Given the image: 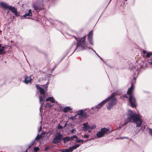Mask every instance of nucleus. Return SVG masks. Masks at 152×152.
Masks as SVG:
<instances>
[{"instance_id":"obj_1","label":"nucleus","mask_w":152,"mask_h":152,"mask_svg":"<svg viewBox=\"0 0 152 152\" xmlns=\"http://www.w3.org/2000/svg\"><path fill=\"white\" fill-rule=\"evenodd\" d=\"M127 118L125 120L124 122L121 126L126 125L129 122H134L136 124V126L140 127L142 124V121L140 115L134 112V111L131 110H128L127 114Z\"/></svg>"},{"instance_id":"obj_2","label":"nucleus","mask_w":152,"mask_h":152,"mask_svg":"<svg viewBox=\"0 0 152 152\" xmlns=\"http://www.w3.org/2000/svg\"><path fill=\"white\" fill-rule=\"evenodd\" d=\"M115 93H113L108 98L106 99H107L106 103L107 102H108L107 108L109 110L111 109L115 104L116 99L115 97Z\"/></svg>"},{"instance_id":"obj_3","label":"nucleus","mask_w":152,"mask_h":152,"mask_svg":"<svg viewBox=\"0 0 152 152\" xmlns=\"http://www.w3.org/2000/svg\"><path fill=\"white\" fill-rule=\"evenodd\" d=\"M134 87V86L132 84L131 86L129 88L127 92L128 94L130 96H129V101L131 104V106L132 107H135L136 105L135 99L132 95Z\"/></svg>"},{"instance_id":"obj_4","label":"nucleus","mask_w":152,"mask_h":152,"mask_svg":"<svg viewBox=\"0 0 152 152\" xmlns=\"http://www.w3.org/2000/svg\"><path fill=\"white\" fill-rule=\"evenodd\" d=\"M36 87L37 89H39L40 93L41 94V96H39V102L41 104V107L40 108V110H41V109L42 107V106L43 104L45 102V90L41 87L39 86L38 85H37Z\"/></svg>"},{"instance_id":"obj_5","label":"nucleus","mask_w":152,"mask_h":152,"mask_svg":"<svg viewBox=\"0 0 152 152\" xmlns=\"http://www.w3.org/2000/svg\"><path fill=\"white\" fill-rule=\"evenodd\" d=\"M74 37L77 42V48L80 47V48L82 49H86V41L85 40L86 38V36H85L81 38H77L75 36H74Z\"/></svg>"},{"instance_id":"obj_6","label":"nucleus","mask_w":152,"mask_h":152,"mask_svg":"<svg viewBox=\"0 0 152 152\" xmlns=\"http://www.w3.org/2000/svg\"><path fill=\"white\" fill-rule=\"evenodd\" d=\"M63 135L60 132H57L54 135V137L52 140L53 143L56 144L60 142L63 138Z\"/></svg>"},{"instance_id":"obj_7","label":"nucleus","mask_w":152,"mask_h":152,"mask_svg":"<svg viewBox=\"0 0 152 152\" xmlns=\"http://www.w3.org/2000/svg\"><path fill=\"white\" fill-rule=\"evenodd\" d=\"M33 7L36 10H41L43 8V3L42 1H38L33 4Z\"/></svg>"},{"instance_id":"obj_8","label":"nucleus","mask_w":152,"mask_h":152,"mask_svg":"<svg viewBox=\"0 0 152 152\" xmlns=\"http://www.w3.org/2000/svg\"><path fill=\"white\" fill-rule=\"evenodd\" d=\"M80 145V144H79L75 143L73 146L70 147L69 148L66 149H64V150L65 152H71L73 150L79 147Z\"/></svg>"},{"instance_id":"obj_9","label":"nucleus","mask_w":152,"mask_h":152,"mask_svg":"<svg viewBox=\"0 0 152 152\" xmlns=\"http://www.w3.org/2000/svg\"><path fill=\"white\" fill-rule=\"evenodd\" d=\"M78 115V117L85 118L87 117V115L86 113L83 110H80L77 112Z\"/></svg>"},{"instance_id":"obj_10","label":"nucleus","mask_w":152,"mask_h":152,"mask_svg":"<svg viewBox=\"0 0 152 152\" xmlns=\"http://www.w3.org/2000/svg\"><path fill=\"white\" fill-rule=\"evenodd\" d=\"M93 36V31L91 30L89 33L88 35V39L89 43L91 45H93V42L92 40Z\"/></svg>"},{"instance_id":"obj_11","label":"nucleus","mask_w":152,"mask_h":152,"mask_svg":"<svg viewBox=\"0 0 152 152\" xmlns=\"http://www.w3.org/2000/svg\"><path fill=\"white\" fill-rule=\"evenodd\" d=\"M107 100V99H105L102 102H101L99 104L97 105H96L95 106V107L92 108L91 109L93 110L94 109H96L97 110L100 108L103 105V104L105 103H106V102Z\"/></svg>"},{"instance_id":"obj_12","label":"nucleus","mask_w":152,"mask_h":152,"mask_svg":"<svg viewBox=\"0 0 152 152\" xmlns=\"http://www.w3.org/2000/svg\"><path fill=\"white\" fill-rule=\"evenodd\" d=\"M0 5L5 10H8L10 7L7 3L3 2H1Z\"/></svg>"},{"instance_id":"obj_13","label":"nucleus","mask_w":152,"mask_h":152,"mask_svg":"<svg viewBox=\"0 0 152 152\" xmlns=\"http://www.w3.org/2000/svg\"><path fill=\"white\" fill-rule=\"evenodd\" d=\"M8 10H11L15 15H18L17 9L15 7L10 6Z\"/></svg>"},{"instance_id":"obj_14","label":"nucleus","mask_w":152,"mask_h":152,"mask_svg":"<svg viewBox=\"0 0 152 152\" xmlns=\"http://www.w3.org/2000/svg\"><path fill=\"white\" fill-rule=\"evenodd\" d=\"M32 80V79L31 78L30 76L26 77L25 78L24 82L26 84L28 83H31Z\"/></svg>"},{"instance_id":"obj_15","label":"nucleus","mask_w":152,"mask_h":152,"mask_svg":"<svg viewBox=\"0 0 152 152\" xmlns=\"http://www.w3.org/2000/svg\"><path fill=\"white\" fill-rule=\"evenodd\" d=\"M83 129L84 131L88 130L89 129L90 126L88 125V122H86L85 123H84L83 124Z\"/></svg>"},{"instance_id":"obj_16","label":"nucleus","mask_w":152,"mask_h":152,"mask_svg":"<svg viewBox=\"0 0 152 152\" xmlns=\"http://www.w3.org/2000/svg\"><path fill=\"white\" fill-rule=\"evenodd\" d=\"M31 12V9L29 10L28 13H26L23 15V17L26 18H28V17H27L31 16L32 14Z\"/></svg>"},{"instance_id":"obj_17","label":"nucleus","mask_w":152,"mask_h":152,"mask_svg":"<svg viewBox=\"0 0 152 152\" xmlns=\"http://www.w3.org/2000/svg\"><path fill=\"white\" fill-rule=\"evenodd\" d=\"M46 102H48V101H50L51 102L54 103H55L57 104V101L55 102V100L53 97H50L48 98V99H47L46 100Z\"/></svg>"},{"instance_id":"obj_18","label":"nucleus","mask_w":152,"mask_h":152,"mask_svg":"<svg viewBox=\"0 0 152 152\" xmlns=\"http://www.w3.org/2000/svg\"><path fill=\"white\" fill-rule=\"evenodd\" d=\"M41 137L40 136H39V134H38L36 137L35 138V140L32 141L30 143V144L31 145H33L34 144V143L35 140H38L40 139V138Z\"/></svg>"},{"instance_id":"obj_19","label":"nucleus","mask_w":152,"mask_h":152,"mask_svg":"<svg viewBox=\"0 0 152 152\" xmlns=\"http://www.w3.org/2000/svg\"><path fill=\"white\" fill-rule=\"evenodd\" d=\"M72 109L71 108L69 107H67L64 108L63 109V111L65 112L66 113L68 112L69 111L71 110Z\"/></svg>"},{"instance_id":"obj_20","label":"nucleus","mask_w":152,"mask_h":152,"mask_svg":"<svg viewBox=\"0 0 152 152\" xmlns=\"http://www.w3.org/2000/svg\"><path fill=\"white\" fill-rule=\"evenodd\" d=\"M104 135V134L101 131L98 132L96 134V136L98 138L102 137Z\"/></svg>"},{"instance_id":"obj_21","label":"nucleus","mask_w":152,"mask_h":152,"mask_svg":"<svg viewBox=\"0 0 152 152\" xmlns=\"http://www.w3.org/2000/svg\"><path fill=\"white\" fill-rule=\"evenodd\" d=\"M62 139L64 141V143H66L70 140L69 137H66L62 138Z\"/></svg>"},{"instance_id":"obj_22","label":"nucleus","mask_w":152,"mask_h":152,"mask_svg":"<svg viewBox=\"0 0 152 152\" xmlns=\"http://www.w3.org/2000/svg\"><path fill=\"white\" fill-rule=\"evenodd\" d=\"M109 130V129H107L105 128H102L101 131L104 134V135L107 132H108Z\"/></svg>"},{"instance_id":"obj_23","label":"nucleus","mask_w":152,"mask_h":152,"mask_svg":"<svg viewBox=\"0 0 152 152\" xmlns=\"http://www.w3.org/2000/svg\"><path fill=\"white\" fill-rule=\"evenodd\" d=\"M78 115L77 114V115H75V116H73L69 117V119H70L72 121H74L76 122V121H75V119H76L78 118H79L78 117Z\"/></svg>"},{"instance_id":"obj_24","label":"nucleus","mask_w":152,"mask_h":152,"mask_svg":"<svg viewBox=\"0 0 152 152\" xmlns=\"http://www.w3.org/2000/svg\"><path fill=\"white\" fill-rule=\"evenodd\" d=\"M88 140H86L85 141H83V140L82 139H76L75 140V141L77 143H79L80 142H81L82 143H83L84 142H85L86 141H88Z\"/></svg>"},{"instance_id":"obj_25","label":"nucleus","mask_w":152,"mask_h":152,"mask_svg":"<svg viewBox=\"0 0 152 152\" xmlns=\"http://www.w3.org/2000/svg\"><path fill=\"white\" fill-rule=\"evenodd\" d=\"M5 47L4 46L1 47V48H0V55L3 54L5 53L4 51Z\"/></svg>"},{"instance_id":"obj_26","label":"nucleus","mask_w":152,"mask_h":152,"mask_svg":"<svg viewBox=\"0 0 152 152\" xmlns=\"http://www.w3.org/2000/svg\"><path fill=\"white\" fill-rule=\"evenodd\" d=\"M70 140H73L74 138L78 139L77 136L76 135H74L73 136L69 137Z\"/></svg>"},{"instance_id":"obj_27","label":"nucleus","mask_w":152,"mask_h":152,"mask_svg":"<svg viewBox=\"0 0 152 152\" xmlns=\"http://www.w3.org/2000/svg\"><path fill=\"white\" fill-rule=\"evenodd\" d=\"M96 128V126L95 125L90 126L89 129H93Z\"/></svg>"},{"instance_id":"obj_28","label":"nucleus","mask_w":152,"mask_h":152,"mask_svg":"<svg viewBox=\"0 0 152 152\" xmlns=\"http://www.w3.org/2000/svg\"><path fill=\"white\" fill-rule=\"evenodd\" d=\"M152 55V52L148 53H147L146 56L147 57H149Z\"/></svg>"},{"instance_id":"obj_29","label":"nucleus","mask_w":152,"mask_h":152,"mask_svg":"<svg viewBox=\"0 0 152 152\" xmlns=\"http://www.w3.org/2000/svg\"><path fill=\"white\" fill-rule=\"evenodd\" d=\"M39 150V148L38 147H35L34 149V151L35 152H37Z\"/></svg>"},{"instance_id":"obj_30","label":"nucleus","mask_w":152,"mask_h":152,"mask_svg":"<svg viewBox=\"0 0 152 152\" xmlns=\"http://www.w3.org/2000/svg\"><path fill=\"white\" fill-rule=\"evenodd\" d=\"M41 123H42V122L41 121ZM42 124H41V125L40 126V128L38 129V131H39V132L41 131V130H42Z\"/></svg>"},{"instance_id":"obj_31","label":"nucleus","mask_w":152,"mask_h":152,"mask_svg":"<svg viewBox=\"0 0 152 152\" xmlns=\"http://www.w3.org/2000/svg\"><path fill=\"white\" fill-rule=\"evenodd\" d=\"M91 49L94 52H95V53H96L97 55L98 56V57H99L100 58V59L101 60H102L103 61H103V59H102V58H101V57L99 56V55H98L97 54V53H96V51H95L94 50H93V49L92 48H91Z\"/></svg>"},{"instance_id":"obj_32","label":"nucleus","mask_w":152,"mask_h":152,"mask_svg":"<svg viewBox=\"0 0 152 152\" xmlns=\"http://www.w3.org/2000/svg\"><path fill=\"white\" fill-rule=\"evenodd\" d=\"M63 127L62 126L60 125H58V128L59 129H62Z\"/></svg>"},{"instance_id":"obj_33","label":"nucleus","mask_w":152,"mask_h":152,"mask_svg":"<svg viewBox=\"0 0 152 152\" xmlns=\"http://www.w3.org/2000/svg\"><path fill=\"white\" fill-rule=\"evenodd\" d=\"M88 137H89V136L88 135H87V134H85L84 135V137L85 138H88Z\"/></svg>"},{"instance_id":"obj_34","label":"nucleus","mask_w":152,"mask_h":152,"mask_svg":"<svg viewBox=\"0 0 152 152\" xmlns=\"http://www.w3.org/2000/svg\"><path fill=\"white\" fill-rule=\"evenodd\" d=\"M128 139V138L127 137H121L119 138H118V139Z\"/></svg>"},{"instance_id":"obj_35","label":"nucleus","mask_w":152,"mask_h":152,"mask_svg":"<svg viewBox=\"0 0 152 152\" xmlns=\"http://www.w3.org/2000/svg\"><path fill=\"white\" fill-rule=\"evenodd\" d=\"M141 128L142 130V131H143L145 128V127L144 126H143L142 125L141 126Z\"/></svg>"},{"instance_id":"obj_36","label":"nucleus","mask_w":152,"mask_h":152,"mask_svg":"<svg viewBox=\"0 0 152 152\" xmlns=\"http://www.w3.org/2000/svg\"><path fill=\"white\" fill-rule=\"evenodd\" d=\"M143 53L144 54H145L146 53V51L145 50H144L143 51Z\"/></svg>"},{"instance_id":"obj_37","label":"nucleus","mask_w":152,"mask_h":152,"mask_svg":"<svg viewBox=\"0 0 152 152\" xmlns=\"http://www.w3.org/2000/svg\"><path fill=\"white\" fill-rule=\"evenodd\" d=\"M150 133L152 135V129L150 131Z\"/></svg>"},{"instance_id":"obj_38","label":"nucleus","mask_w":152,"mask_h":152,"mask_svg":"<svg viewBox=\"0 0 152 152\" xmlns=\"http://www.w3.org/2000/svg\"><path fill=\"white\" fill-rule=\"evenodd\" d=\"M124 97H125V98L127 97V95H126V94L124 95Z\"/></svg>"},{"instance_id":"obj_39","label":"nucleus","mask_w":152,"mask_h":152,"mask_svg":"<svg viewBox=\"0 0 152 152\" xmlns=\"http://www.w3.org/2000/svg\"><path fill=\"white\" fill-rule=\"evenodd\" d=\"M32 145H31L30 144H29V145H28V148H30Z\"/></svg>"},{"instance_id":"obj_40","label":"nucleus","mask_w":152,"mask_h":152,"mask_svg":"<svg viewBox=\"0 0 152 152\" xmlns=\"http://www.w3.org/2000/svg\"><path fill=\"white\" fill-rule=\"evenodd\" d=\"M149 63L150 65H152V61H151L150 62H149Z\"/></svg>"},{"instance_id":"obj_41","label":"nucleus","mask_w":152,"mask_h":152,"mask_svg":"<svg viewBox=\"0 0 152 152\" xmlns=\"http://www.w3.org/2000/svg\"><path fill=\"white\" fill-rule=\"evenodd\" d=\"M48 147H46L45 148V150H47V149H48Z\"/></svg>"},{"instance_id":"obj_42","label":"nucleus","mask_w":152,"mask_h":152,"mask_svg":"<svg viewBox=\"0 0 152 152\" xmlns=\"http://www.w3.org/2000/svg\"><path fill=\"white\" fill-rule=\"evenodd\" d=\"M75 130V129H72V132H74V130Z\"/></svg>"},{"instance_id":"obj_43","label":"nucleus","mask_w":152,"mask_h":152,"mask_svg":"<svg viewBox=\"0 0 152 152\" xmlns=\"http://www.w3.org/2000/svg\"><path fill=\"white\" fill-rule=\"evenodd\" d=\"M62 152H65L63 149V150H62Z\"/></svg>"},{"instance_id":"obj_44","label":"nucleus","mask_w":152,"mask_h":152,"mask_svg":"<svg viewBox=\"0 0 152 152\" xmlns=\"http://www.w3.org/2000/svg\"><path fill=\"white\" fill-rule=\"evenodd\" d=\"M88 132L89 133L91 132V131L90 130H88Z\"/></svg>"},{"instance_id":"obj_45","label":"nucleus","mask_w":152,"mask_h":152,"mask_svg":"<svg viewBox=\"0 0 152 152\" xmlns=\"http://www.w3.org/2000/svg\"><path fill=\"white\" fill-rule=\"evenodd\" d=\"M49 106L50 107H52V106H51V105L50 104Z\"/></svg>"},{"instance_id":"obj_46","label":"nucleus","mask_w":152,"mask_h":152,"mask_svg":"<svg viewBox=\"0 0 152 152\" xmlns=\"http://www.w3.org/2000/svg\"><path fill=\"white\" fill-rule=\"evenodd\" d=\"M27 150H28V149H27L25 151V152H27Z\"/></svg>"},{"instance_id":"obj_47","label":"nucleus","mask_w":152,"mask_h":152,"mask_svg":"<svg viewBox=\"0 0 152 152\" xmlns=\"http://www.w3.org/2000/svg\"><path fill=\"white\" fill-rule=\"evenodd\" d=\"M1 47V44H0V48Z\"/></svg>"},{"instance_id":"obj_48","label":"nucleus","mask_w":152,"mask_h":152,"mask_svg":"<svg viewBox=\"0 0 152 152\" xmlns=\"http://www.w3.org/2000/svg\"><path fill=\"white\" fill-rule=\"evenodd\" d=\"M0 32H1V31L0 30Z\"/></svg>"},{"instance_id":"obj_49","label":"nucleus","mask_w":152,"mask_h":152,"mask_svg":"<svg viewBox=\"0 0 152 152\" xmlns=\"http://www.w3.org/2000/svg\"><path fill=\"white\" fill-rule=\"evenodd\" d=\"M88 48H90L89 47H88Z\"/></svg>"},{"instance_id":"obj_50","label":"nucleus","mask_w":152,"mask_h":152,"mask_svg":"<svg viewBox=\"0 0 152 152\" xmlns=\"http://www.w3.org/2000/svg\"><path fill=\"white\" fill-rule=\"evenodd\" d=\"M5 63H6V61H5Z\"/></svg>"}]
</instances>
